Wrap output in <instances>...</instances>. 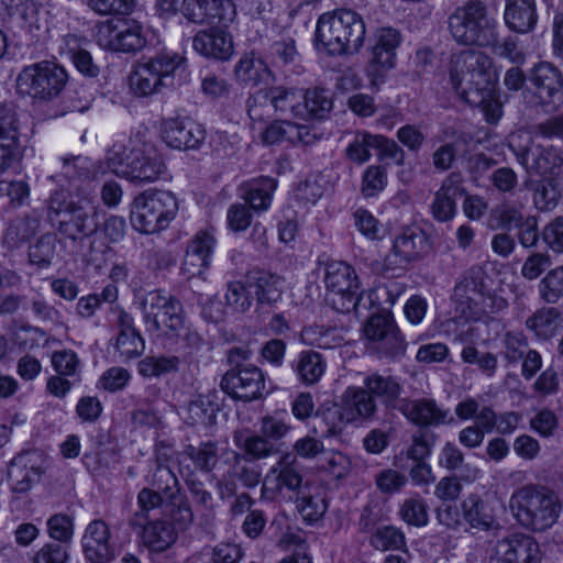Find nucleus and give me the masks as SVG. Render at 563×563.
I'll use <instances>...</instances> for the list:
<instances>
[{
	"label": "nucleus",
	"instance_id": "f257e3e1",
	"mask_svg": "<svg viewBox=\"0 0 563 563\" xmlns=\"http://www.w3.org/2000/svg\"><path fill=\"white\" fill-rule=\"evenodd\" d=\"M492 62L487 55L478 51H463L451 62V82L455 91L468 104L483 107L488 111L492 106L494 81ZM501 110L495 106L492 114L487 112L488 121L500 118Z\"/></svg>",
	"mask_w": 563,
	"mask_h": 563
},
{
	"label": "nucleus",
	"instance_id": "f03ea898",
	"mask_svg": "<svg viewBox=\"0 0 563 563\" xmlns=\"http://www.w3.org/2000/svg\"><path fill=\"white\" fill-rule=\"evenodd\" d=\"M509 508L522 528L544 532L558 522L562 504L552 488L530 483L512 492Z\"/></svg>",
	"mask_w": 563,
	"mask_h": 563
},
{
	"label": "nucleus",
	"instance_id": "7ed1b4c3",
	"mask_svg": "<svg viewBox=\"0 0 563 563\" xmlns=\"http://www.w3.org/2000/svg\"><path fill=\"white\" fill-rule=\"evenodd\" d=\"M378 405L363 386H349L338 401H325L316 411V419L325 429L324 437L340 435L349 424H363L376 420Z\"/></svg>",
	"mask_w": 563,
	"mask_h": 563
},
{
	"label": "nucleus",
	"instance_id": "20e7f679",
	"mask_svg": "<svg viewBox=\"0 0 563 563\" xmlns=\"http://www.w3.org/2000/svg\"><path fill=\"white\" fill-rule=\"evenodd\" d=\"M366 34L363 18L353 10L340 9L322 14L316 27V45L329 55L360 51Z\"/></svg>",
	"mask_w": 563,
	"mask_h": 563
},
{
	"label": "nucleus",
	"instance_id": "39448f33",
	"mask_svg": "<svg viewBox=\"0 0 563 563\" xmlns=\"http://www.w3.org/2000/svg\"><path fill=\"white\" fill-rule=\"evenodd\" d=\"M497 21L489 15L486 4L471 0L459 5L448 16L451 38L463 46H488L497 42Z\"/></svg>",
	"mask_w": 563,
	"mask_h": 563
},
{
	"label": "nucleus",
	"instance_id": "423d86ee",
	"mask_svg": "<svg viewBox=\"0 0 563 563\" xmlns=\"http://www.w3.org/2000/svg\"><path fill=\"white\" fill-rule=\"evenodd\" d=\"M106 163L113 174L136 185L154 183L166 172L163 157L152 147L132 148L128 153L123 145H113Z\"/></svg>",
	"mask_w": 563,
	"mask_h": 563
},
{
	"label": "nucleus",
	"instance_id": "0eeeda50",
	"mask_svg": "<svg viewBox=\"0 0 563 563\" xmlns=\"http://www.w3.org/2000/svg\"><path fill=\"white\" fill-rule=\"evenodd\" d=\"M178 211V201L172 191L147 189L137 195L130 214L131 225L143 234L167 229Z\"/></svg>",
	"mask_w": 563,
	"mask_h": 563
},
{
	"label": "nucleus",
	"instance_id": "6e6552de",
	"mask_svg": "<svg viewBox=\"0 0 563 563\" xmlns=\"http://www.w3.org/2000/svg\"><path fill=\"white\" fill-rule=\"evenodd\" d=\"M46 218L65 239L76 241L93 233L97 223L79 203L69 200L65 191H55L46 201Z\"/></svg>",
	"mask_w": 563,
	"mask_h": 563
},
{
	"label": "nucleus",
	"instance_id": "1a4fd4ad",
	"mask_svg": "<svg viewBox=\"0 0 563 563\" xmlns=\"http://www.w3.org/2000/svg\"><path fill=\"white\" fill-rule=\"evenodd\" d=\"M185 58L177 53L163 52L139 63L130 75V88L136 97L158 93L172 84L174 73Z\"/></svg>",
	"mask_w": 563,
	"mask_h": 563
},
{
	"label": "nucleus",
	"instance_id": "9d476101",
	"mask_svg": "<svg viewBox=\"0 0 563 563\" xmlns=\"http://www.w3.org/2000/svg\"><path fill=\"white\" fill-rule=\"evenodd\" d=\"M367 351L379 360H400L407 350V342L389 312L372 314L363 324Z\"/></svg>",
	"mask_w": 563,
	"mask_h": 563
},
{
	"label": "nucleus",
	"instance_id": "9b49d317",
	"mask_svg": "<svg viewBox=\"0 0 563 563\" xmlns=\"http://www.w3.org/2000/svg\"><path fill=\"white\" fill-rule=\"evenodd\" d=\"M68 81L66 69L49 60L25 66L16 78L18 91L40 100H52Z\"/></svg>",
	"mask_w": 563,
	"mask_h": 563
},
{
	"label": "nucleus",
	"instance_id": "f8f14e48",
	"mask_svg": "<svg viewBox=\"0 0 563 563\" xmlns=\"http://www.w3.org/2000/svg\"><path fill=\"white\" fill-rule=\"evenodd\" d=\"M146 331L155 334L178 332L184 325L183 305L163 290L150 291L141 302Z\"/></svg>",
	"mask_w": 563,
	"mask_h": 563
},
{
	"label": "nucleus",
	"instance_id": "ddd939ff",
	"mask_svg": "<svg viewBox=\"0 0 563 563\" xmlns=\"http://www.w3.org/2000/svg\"><path fill=\"white\" fill-rule=\"evenodd\" d=\"M324 283L328 289L327 301L339 312L356 310L361 300L358 279L352 266L333 261L325 265Z\"/></svg>",
	"mask_w": 563,
	"mask_h": 563
},
{
	"label": "nucleus",
	"instance_id": "4468645a",
	"mask_svg": "<svg viewBox=\"0 0 563 563\" xmlns=\"http://www.w3.org/2000/svg\"><path fill=\"white\" fill-rule=\"evenodd\" d=\"M97 44L108 51L136 53L145 47L143 26L133 19H111L100 22L96 31Z\"/></svg>",
	"mask_w": 563,
	"mask_h": 563
},
{
	"label": "nucleus",
	"instance_id": "2eb2a0df",
	"mask_svg": "<svg viewBox=\"0 0 563 563\" xmlns=\"http://www.w3.org/2000/svg\"><path fill=\"white\" fill-rule=\"evenodd\" d=\"M528 81L534 88L533 106L553 112L563 104V76L551 63L540 62L530 68Z\"/></svg>",
	"mask_w": 563,
	"mask_h": 563
},
{
	"label": "nucleus",
	"instance_id": "dca6fc26",
	"mask_svg": "<svg viewBox=\"0 0 563 563\" xmlns=\"http://www.w3.org/2000/svg\"><path fill=\"white\" fill-rule=\"evenodd\" d=\"M220 387L231 398L245 402L260 399L267 393L262 369L251 364L228 371L221 378Z\"/></svg>",
	"mask_w": 563,
	"mask_h": 563
},
{
	"label": "nucleus",
	"instance_id": "f3484780",
	"mask_svg": "<svg viewBox=\"0 0 563 563\" xmlns=\"http://www.w3.org/2000/svg\"><path fill=\"white\" fill-rule=\"evenodd\" d=\"M428 250V239L419 229H406L399 234L393 244L391 251L384 260V268L387 272L405 271L419 261Z\"/></svg>",
	"mask_w": 563,
	"mask_h": 563
},
{
	"label": "nucleus",
	"instance_id": "a211bd4d",
	"mask_svg": "<svg viewBox=\"0 0 563 563\" xmlns=\"http://www.w3.org/2000/svg\"><path fill=\"white\" fill-rule=\"evenodd\" d=\"M81 549L89 563H110L115 559L112 532L103 519H93L85 528Z\"/></svg>",
	"mask_w": 563,
	"mask_h": 563
},
{
	"label": "nucleus",
	"instance_id": "6ab92c4d",
	"mask_svg": "<svg viewBox=\"0 0 563 563\" xmlns=\"http://www.w3.org/2000/svg\"><path fill=\"white\" fill-rule=\"evenodd\" d=\"M398 410L415 426L423 428L454 423L449 409L442 408L433 398H402Z\"/></svg>",
	"mask_w": 563,
	"mask_h": 563
},
{
	"label": "nucleus",
	"instance_id": "aec40b11",
	"mask_svg": "<svg viewBox=\"0 0 563 563\" xmlns=\"http://www.w3.org/2000/svg\"><path fill=\"white\" fill-rule=\"evenodd\" d=\"M163 141L176 150H198L206 139V131L189 119L168 118L161 122Z\"/></svg>",
	"mask_w": 563,
	"mask_h": 563
},
{
	"label": "nucleus",
	"instance_id": "412c9836",
	"mask_svg": "<svg viewBox=\"0 0 563 563\" xmlns=\"http://www.w3.org/2000/svg\"><path fill=\"white\" fill-rule=\"evenodd\" d=\"M495 555L496 563H541L542 560L537 540L523 533H515L499 540Z\"/></svg>",
	"mask_w": 563,
	"mask_h": 563
},
{
	"label": "nucleus",
	"instance_id": "4be33fe9",
	"mask_svg": "<svg viewBox=\"0 0 563 563\" xmlns=\"http://www.w3.org/2000/svg\"><path fill=\"white\" fill-rule=\"evenodd\" d=\"M19 158V120L12 102H0V174Z\"/></svg>",
	"mask_w": 563,
	"mask_h": 563
},
{
	"label": "nucleus",
	"instance_id": "5701e85b",
	"mask_svg": "<svg viewBox=\"0 0 563 563\" xmlns=\"http://www.w3.org/2000/svg\"><path fill=\"white\" fill-rule=\"evenodd\" d=\"M129 526L133 530L140 529V544L153 553L168 550L177 540V533L167 520H140L139 517H132Z\"/></svg>",
	"mask_w": 563,
	"mask_h": 563
},
{
	"label": "nucleus",
	"instance_id": "b1692460",
	"mask_svg": "<svg viewBox=\"0 0 563 563\" xmlns=\"http://www.w3.org/2000/svg\"><path fill=\"white\" fill-rule=\"evenodd\" d=\"M508 147L530 177L552 174L559 165L560 157L552 148H544L540 145L517 146L512 142Z\"/></svg>",
	"mask_w": 563,
	"mask_h": 563
},
{
	"label": "nucleus",
	"instance_id": "393cba45",
	"mask_svg": "<svg viewBox=\"0 0 563 563\" xmlns=\"http://www.w3.org/2000/svg\"><path fill=\"white\" fill-rule=\"evenodd\" d=\"M466 195L461 173H451L434 192L430 205L432 217L439 222L451 221L456 213V198Z\"/></svg>",
	"mask_w": 563,
	"mask_h": 563
},
{
	"label": "nucleus",
	"instance_id": "a878e982",
	"mask_svg": "<svg viewBox=\"0 0 563 563\" xmlns=\"http://www.w3.org/2000/svg\"><path fill=\"white\" fill-rule=\"evenodd\" d=\"M192 48L206 58L220 62L229 60L234 53L232 35L220 27L199 30L192 37Z\"/></svg>",
	"mask_w": 563,
	"mask_h": 563
},
{
	"label": "nucleus",
	"instance_id": "bb28decb",
	"mask_svg": "<svg viewBox=\"0 0 563 563\" xmlns=\"http://www.w3.org/2000/svg\"><path fill=\"white\" fill-rule=\"evenodd\" d=\"M401 43V34L394 27H380L375 34V45L372 47L371 65L374 68L371 76L382 77L380 70L386 71L395 66L396 49Z\"/></svg>",
	"mask_w": 563,
	"mask_h": 563
},
{
	"label": "nucleus",
	"instance_id": "cd10ccee",
	"mask_svg": "<svg viewBox=\"0 0 563 563\" xmlns=\"http://www.w3.org/2000/svg\"><path fill=\"white\" fill-rule=\"evenodd\" d=\"M42 216V210L33 209L9 221L2 235V247L10 253L22 247L40 231Z\"/></svg>",
	"mask_w": 563,
	"mask_h": 563
},
{
	"label": "nucleus",
	"instance_id": "c85d7f7f",
	"mask_svg": "<svg viewBox=\"0 0 563 563\" xmlns=\"http://www.w3.org/2000/svg\"><path fill=\"white\" fill-rule=\"evenodd\" d=\"M118 335L115 351L123 361L140 356L145 349V342L140 331L135 328L133 317L124 310H120L117 321Z\"/></svg>",
	"mask_w": 563,
	"mask_h": 563
},
{
	"label": "nucleus",
	"instance_id": "c756f323",
	"mask_svg": "<svg viewBox=\"0 0 563 563\" xmlns=\"http://www.w3.org/2000/svg\"><path fill=\"white\" fill-rule=\"evenodd\" d=\"M274 477L276 482L275 488L289 492H298L302 485V468L294 453L286 452L280 455L275 465H273L266 475L268 482Z\"/></svg>",
	"mask_w": 563,
	"mask_h": 563
},
{
	"label": "nucleus",
	"instance_id": "7c9ffc66",
	"mask_svg": "<svg viewBox=\"0 0 563 563\" xmlns=\"http://www.w3.org/2000/svg\"><path fill=\"white\" fill-rule=\"evenodd\" d=\"M363 387L373 399H379L387 409L398 410L402 386L395 377L373 373L364 378Z\"/></svg>",
	"mask_w": 563,
	"mask_h": 563
},
{
	"label": "nucleus",
	"instance_id": "2f4dec72",
	"mask_svg": "<svg viewBox=\"0 0 563 563\" xmlns=\"http://www.w3.org/2000/svg\"><path fill=\"white\" fill-rule=\"evenodd\" d=\"M504 20L514 32L532 31L538 22L536 0H506Z\"/></svg>",
	"mask_w": 563,
	"mask_h": 563
},
{
	"label": "nucleus",
	"instance_id": "473e14b6",
	"mask_svg": "<svg viewBox=\"0 0 563 563\" xmlns=\"http://www.w3.org/2000/svg\"><path fill=\"white\" fill-rule=\"evenodd\" d=\"M562 321L563 313L551 305L537 309L527 318L525 325L538 340L549 341L558 333Z\"/></svg>",
	"mask_w": 563,
	"mask_h": 563
},
{
	"label": "nucleus",
	"instance_id": "72a5a7b5",
	"mask_svg": "<svg viewBox=\"0 0 563 563\" xmlns=\"http://www.w3.org/2000/svg\"><path fill=\"white\" fill-rule=\"evenodd\" d=\"M453 298L460 305H466L470 310L473 309V306H477L479 300H482L485 310L488 306L487 301L492 303L490 312L503 310L507 306L506 300L503 298L484 297L482 285H478L472 277H465L454 287Z\"/></svg>",
	"mask_w": 563,
	"mask_h": 563
},
{
	"label": "nucleus",
	"instance_id": "f704fd0d",
	"mask_svg": "<svg viewBox=\"0 0 563 563\" xmlns=\"http://www.w3.org/2000/svg\"><path fill=\"white\" fill-rule=\"evenodd\" d=\"M464 520L472 529L488 531L497 526L492 507L478 495L471 494L462 503Z\"/></svg>",
	"mask_w": 563,
	"mask_h": 563
},
{
	"label": "nucleus",
	"instance_id": "c9c22d12",
	"mask_svg": "<svg viewBox=\"0 0 563 563\" xmlns=\"http://www.w3.org/2000/svg\"><path fill=\"white\" fill-rule=\"evenodd\" d=\"M249 288L253 289L258 303L272 306L283 296L284 279L276 274L261 271L249 277Z\"/></svg>",
	"mask_w": 563,
	"mask_h": 563
},
{
	"label": "nucleus",
	"instance_id": "e433bc0d",
	"mask_svg": "<svg viewBox=\"0 0 563 563\" xmlns=\"http://www.w3.org/2000/svg\"><path fill=\"white\" fill-rule=\"evenodd\" d=\"M277 188V180L272 177L262 176L251 179L244 185L242 198L256 212L266 211Z\"/></svg>",
	"mask_w": 563,
	"mask_h": 563
},
{
	"label": "nucleus",
	"instance_id": "4c0bfd02",
	"mask_svg": "<svg viewBox=\"0 0 563 563\" xmlns=\"http://www.w3.org/2000/svg\"><path fill=\"white\" fill-rule=\"evenodd\" d=\"M234 75L241 84L257 86L272 77L267 64L254 52L245 53L234 67Z\"/></svg>",
	"mask_w": 563,
	"mask_h": 563
},
{
	"label": "nucleus",
	"instance_id": "58836bf2",
	"mask_svg": "<svg viewBox=\"0 0 563 563\" xmlns=\"http://www.w3.org/2000/svg\"><path fill=\"white\" fill-rule=\"evenodd\" d=\"M327 363L319 352L307 350L301 351L297 361L291 364L292 371L303 385H314L325 372Z\"/></svg>",
	"mask_w": 563,
	"mask_h": 563
},
{
	"label": "nucleus",
	"instance_id": "ea45409f",
	"mask_svg": "<svg viewBox=\"0 0 563 563\" xmlns=\"http://www.w3.org/2000/svg\"><path fill=\"white\" fill-rule=\"evenodd\" d=\"M269 92L274 112H279L282 114L290 113L295 118H302V111H306V108L301 107L303 98L300 91L292 88L276 86L271 87Z\"/></svg>",
	"mask_w": 563,
	"mask_h": 563
},
{
	"label": "nucleus",
	"instance_id": "a19ab883",
	"mask_svg": "<svg viewBox=\"0 0 563 563\" xmlns=\"http://www.w3.org/2000/svg\"><path fill=\"white\" fill-rule=\"evenodd\" d=\"M151 488L158 490L168 503L179 501L180 486L175 473L159 462L147 479Z\"/></svg>",
	"mask_w": 563,
	"mask_h": 563
},
{
	"label": "nucleus",
	"instance_id": "79ce46f5",
	"mask_svg": "<svg viewBox=\"0 0 563 563\" xmlns=\"http://www.w3.org/2000/svg\"><path fill=\"white\" fill-rule=\"evenodd\" d=\"M301 107L306 108L302 111L301 119L314 118L324 119L333 108V100L331 92L322 88L309 89L302 93Z\"/></svg>",
	"mask_w": 563,
	"mask_h": 563
},
{
	"label": "nucleus",
	"instance_id": "37998d69",
	"mask_svg": "<svg viewBox=\"0 0 563 563\" xmlns=\"http://www.w3.org/2000/svg\"><path fill=\"white\" fill-rule=\"evenodd\" d=\"M525 206L521 202L506 200L496 207L490 213L492 225L496 229L511 230L520 225L529 214L523 212Z\"/></svg>",
	"mask_w": 563,
	"mask_h": 563
},
{
	"label": "nucleus",
	"instance_id": "c03bdc74",
	"mask_svg": "<svg viewBox=\"0 0 563 563\" xmlns=\"http://www.w3.org/2000/svg\"><path fill=\"white\" fill-rule=\"evenodd\" d=\"M184 453L192 461L195 467L203 473L211 472L219 461V448L217 442L212 441L201 442L199 445L189 444Z\"/></svg>",
	"mask_w": 563,
	"mask_h": 563
},
{
	"label": "nucleus",
	"instance_id": "a18cd8bd",
	"mask_svg": "<svg viewBox=\"0 0 563 563\" xmlns=\"http://www.w3.org/2000/svg\"><path fill=\"white\" fill-rule=\"evenodd\" d=\"M180 364V357L176 355L146 356L139 362L137 369L143 377H159L177 373Z\"/></svg>",
	"mask_w": 563,
	"mask_h": 563
},
{
	"label": "nucleus",
	"instance_id": "49530a36",
	"mask_svg": "<svg viewBox=\"0 0 563 563\" xmlns=\"http://www.w3.org/2000/svg\"><path fill=\"white\" fill-rule=\"evenodd\" d=\"M538 295L547 305H556L563 299V265L550 269L538 284Z\"/></svg>",
	"mask_w": 563,
	"mask_h": 563
},
{
	"label": "nucleus",
	"instance_id": "de8ad7c7",
	"mask_svg": "<svg viewBox=\"0 0 563 563\" xmlns=\"http://www.w3.org/2000/svg\"><path fill=\"white\" fill-rule=\"evenodd\" d=\"M369 544L377 551H400L406 548V537L395 526L378 527L369 538Z\"/></svg>",
	"mask_w": 563,
	"mask_h": 563
},
{
	"label": "nucleus",
	"instance_id": "09e8293b",
	"mask_svg": "<svg viewBox=\"0 0 563 563\" xmlns=\"http://www.w3.org/2000/svg\"><path fill=\"white\" fill-rule=\"evenodd\" d=\"M57 238L54 233L42 234L34 244L29 247V262L40 268L48 267L56 253Z\"/></svg>",
	"mask_w": 563,
	"mask_h": 563
},
{
	"label": "nucleus",
	"instance_id": "8fccbe9b",
	"mask_svg": "<svg viewBox=\"0 0 563 563\" xmlns=\"http://www.w3.org/2000/svg\"><path fill=\"white\" fill-rule=\"evenodd\" d=\"M503 356L508 365H517L529 350L528 338L521 331H507L503 339Z\"/></svg>",
	"mask_w": 563,
	"mask_h": 563
},
{
	"label": "nucleus",
	"instance_id": "3c124183",
	"mask_svg": "<svg viewBox=\"0 0 563 563\" xmlns=\"http://www.w3.org/2000/svg\"><path fill=\"white\" fill-rule=\"evenodd\" d=\"M398 514L402 521L412 527H424L429 522L428 505L421 497L405 499Z\"/></svg>",
	"mask_w": 563,
	"mask_h": 563
},
{
	"label": "nucleus",
	"instance_id": "603ef678",
	"mask_svg": "<svg viewBox=\"0 0 563 563\" xmlns=\"http://www.w3.org/2000/svg\"><path fill=\"white\" fill-rule=\"evenodd\" d=\"M51 363L56 374L79 380L81 362L73 350L53 352Z\"/></svg>",
	"mask_w": 563,
	"mask_h": 563
},
{
	"label": "nucleus",
	"instance_id": "864d4df0",
	"mask_svg": "<svg viewBox=\"0 0 563 563\" xmlns=\"http://www.w3.org/2000/svg\"><path fill=\"white\" fill-rule=\"evenodd\" d=\"M437 442V434L426 430H418L411 439V444L406 451L407 459L413 461H424L432 453V449Z\"/></svg>",
	"mask_w": 563,
	"mask_h": 563
},
{
	"label": "nucleus",
	"instance_id": "5fc2aeb1",
	"mask_svg": "<svg viewBox=\"0 0 563 563\" xmlns=\"http://www.w3.org/2000/svg\"><path fill=\"white\" fill-rule=\"evenodd\" d=\"M236 7L232 0H210L208 23L228 29L236 20Z\"/></svg>",
	"mask_w": 563,
	"mask_h": 563
},
{
	"label": "nucleus",
	"instance_id": "6e6d98bb",
	"mask_svg": "<svg viewBox=\"0 0 563 563\" xmlns=\"http://www.w3.org/2000/svg\"><path fill=\"white\" fill-rule=\"evenodd\" d=\"M252 290L249 284L240 280L230 282L224 296L227 305L235 312H246L252 306Z\"/></svg>",
	"mask_w": 563,
	"mask_h": 563
},
{
	"label": "nucleus",
	"instance_id": "4d7b16f0",
	"mask_svg": "<svg viewBox=\"0 0 563 563\" xmlns=\"http://www.w3.org/2000/svg\"><path fill=\"white\" fill-rule=\"evenodd\" d=\"M387 185V170L380 165L368 166L362 176L361 191L364 197L371 198L378 195Z\"/></svg>",
	"mask_w": 563,
	"mask_h": 563
},
{
	"label": "nucleus",
	"instance_id": "13d9d810",
	"mask_svg": "<svg viewBox=\"0 0 563 563\" xmlns=\"http://www.w3.org/2000/svg\"><path fill=\"white\" fill-rule=\"evenodd\" d=\"M247 113L253 121L269 119L274 112L269 88L258 89L246 101Z\"/></svg>",
	"mask_w": 563,
	"mask_h": 563
},
{
	"label": "nucleus",
	"instance_id": "bf43d9fd",
	"mask_svg": "<svg viewBox=\"0 0 563 563\" xmlns=\"http://www.w3.org/2000/svg\"><path fill=\"white\" fill-rule=\"evenodd\" d=\"M375 135L369 133H358L349 144L345 154L354 163L363 164L371 158V150L374 148Z\"/></svg>",
	"mask_w": 563,
	"mask_h": 563
},
{
	"label": "nucleus",
	"instance_id": "052dcab7",
	"mask_svg": "<svg viewBox=\"0 0 563 563\" xmlns=\"http://www.w3.org/2000/svg\"><path fill=\"white\" fill-rule=\"evenodd\" d=\"M552 265L548 252H531L521 266V276L527 280L539 278Z\"/></svg>",
	"mask_w": 563,
	"mask_h": 563
},
{
	"label": "nucleus",
	"instance_id": "680f3d73",
	"mask_svg": "<svg viewBox=\"0 0 563 563\" xmlns=\"http://www.w3.org/2000/svg\"><path fill=\"white\" fill-rule=\"evenodd\" d=\"M407 483V476L394 468L383 470L375 475V485L383 494H396L400 492Z\"/></svg>",
	"mask_w": 563,
	"mask_h": 563
},
{
	"label": "nucleus",
	"instance_id": "e2e57ef3",
	"mask_svg": "<svg viewBox=\"0 0 563 563\" xmlns=\"http://www.w3.org/2000/svg\"><path fill=\"white\" fill-rule=\"evenodd\" d=\"M47 531L52 539L59 542H68L74 536V520L65 514H55L46 522Z\"/></svg>",
	"mask_w": 563,
	"mask_h": 563
},
{
	"label": "nucleus",
	"instance_id": "0e129e2a",
	"mask_svg": "<svg viewBox=\"0 0 563 563\" xmlns=\"http://www.w3.org/2000/svg\"><path fill=\"white\" fill-rule=\"evenodd\" d=\"M242 448L252 460L266 459L277 453L273 442L268 441L262 433L246 437Z\"/></svg>",
	"mask_w": 563,
	"mask_h": 563
},
{
	"label": "nucleus",
	"instance_id": "69168bd1",
	"mask_svg": "<svg viewBox=\"0 0 563 563\" xmlns=\"http://www.w3.org/2000/svg\"><path fill=\"white\" fill-rule=\"evenodd\" d=\"M374 150H377L379 161L393 162L397 165H401L405 161L404 150L394 140L385 136L375 135Z\"/></svg>",
	"mask_w": 563,
	"mask_h": 563
},
{
	"label": "nucleus",
	"instance_id": "338daca9",
	"mask_svg": "<svg viewBox=\"0 0 563 563\" xmlns=\"http://www.w3.org/2000/svg\"><path fill=\"white\" fill-rule=\"evenodd\" d=\"M0 3L9 15H19L30 24L33 23L41 8L37 0H0Z\"/></svg>",
	"mask_w": 563,
	"mask_h": 563
},
{
	"label": "nucleus",
	"instance_id": "774afa93",
	"mask_svg": "<svg viewBox=\"0 0 563 563\" xmlns=\"http://www.w3.org/2000/svg\"><path fill=\"white\" fill-rule=\"evenodd\" d=\"M460 141H452L440 145L432 154V164L440 172L451 169L459 154Z\"/></svg>",
	"mask_w": 563,
	"mask_h": 563
}]
</instances>
